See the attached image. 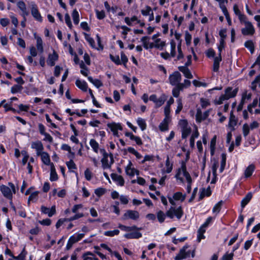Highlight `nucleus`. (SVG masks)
I'll return each mask as SVG.
<instances>
[{"label":"nucleus","instance_id":"obj_1","mask_svg":"<svg viewBox=\"0 0 260 260\" xmlns=\"http://www.w3.org/2000/svg\"><path fill=\"white\" fill-rule=\"evenodd\" d=\"M183 214V208L181 206L177 208L172 206L167 211L166 213L161 210L157 211L156 212V217L158 222L161 223L165 221L166 216L171 219H173L174 216H176L178 219H180Z\"/></svg>","mask_w":260,"mask_h":260},{"label":"nucleus","instance_id":"obj_2","mask_svg":"<svg viewBox=\"0 0 260 260\" xmlns=\"http://www.w3.org/2000/svg\"><path fill=\"white\" fill-rule=\"evenodd\" d=\"M100 152L103 155V158L101 160L103 169L104 170L110 169L111 164H109L108 161L109 153H107L104 148L100 149Z\"/></svg>","mask_w":260,"mask_h":260},{"label":"nucleus","instance_id":"obj_3","mask_svg":"<svg viewBox=\"0 0 260 260\" xmlns=\"http://www.w3.org/2000/svg\"><path fill=\"white\" fill-rule=\"evenodd\" d=\"M140 216L138 211L132 210H127L125 213L123 215L121 219L122 220H127L131 219L134 220H137Z\"/></svg>","mask_w":260,"mask_h":260},{"label":"nucleus","instance_id":"obj_4","mask_svg":"<svg viewBox=\"0 0 260 260\" xmlns=\"http://www.w3.org/2000/svg\"><path fill=\"white\" fill-rule=\"evenodd\" d=\"M230 91V88H226L224 90L225 94L221 95L218 100H215L214 103L215 105H221L223 103V101L224 100H228L231 98L235 97L236 91L233 92L232 95H228V93Z\"/></svg>","mask_w":260,"mask_h":260},{"label":"nucleus","instance_id":"obj_5","mask_svg":"<svg viewBox=\"0 0 260 260\" xmlns=\"http://www.w3.org/2000/svg\"><path fill=\"white\" fill-rule=\"evenodd\" d=\"M246 27L241 29V32L244 36L253 35L255 32L254 26L250 22H245Z\"/></svg>","mask_w":260,"mask_h":260},{"label":"nucleus","instance_id":"obj_6","mask_svg":"<svg viewBox=\"0 0 260 260\" xmlns=\"http://www.w3.org/2000/svg\"><path fill=\"white\" fill-rule=\"evenodd\" d=\"M171 85L174 86L181 80V75L178 71H175L171 74L169 78Z\"/></svg>","mask_w":260,"mask_h":260},{"label":"nucleus","instance_id":"obj_7","mask_svg":"<svg viewBox=\"0 0 260 260\" xmlns=\"http://www.w3.org/2000/svg\"><path fill=\"white\" fill-rule=\"evenodd\" d=\"M0 191L5 198L10 201L12 200V192L10 188L5 185L2 184L0 185Z\"/></svg>","mask_w":260,"mask_h":260},{"label":"nucleus","instance_id":"obj_8","mask_svg":"<svg viewBox=\"0 0 260 260\" xmlns=\"http://www.w3.org/2000/svg\"><path fill=\"white\" fill-rule=\"evenodd\" d=\"M31 13L34 19L38 22L43 21V17L39 12L38 7L36 4L32 5L31 7Z\"/></svg>","mask_w":260,"mask_h":260},{"label":"nucleus","instance_id":"obj_9","mask_svg":"<svg viewBox=\"0 0 260 260\" xmlns=\"http://www.w3.org/2000/svg\"><path fill=\"white\" fill-rule=\"evenodd\" d=\"M238 121V118L234 114L233 111L232 110L230 112L228 123V126L230 128L231 131H234L235 130V126L237 124Z\"/></svg>","mask_w":260,"mask_h":260},{"label":"nucleus","instance_id":"obj_10","mask_svg":"<svg viewBox=\"0 0 260 260\" xmlns=\"http://www.w3.org/2000/svg\"><path fill=\"white\" fill-rule=\"evenodd\" d=\"M189 247V245L186 244L181 249H180L179 253L175 257V260H182L187 257L186 249Z\"/></svg>","mask_w":260,"mask_h":260},{"label":"nucleus","instance_id":"obj_11","mask_svg":"<svg viewBox=\"0 0 260 260\" xmlns=\"http://www.w3.org/2000/svg\"><path fill=\"white\" fill-rule=\"evenodd\" d=\"M58 54L55 50H53L52 53L48 55V59L47 60L48 65L51 67L54 66L55 64V61L58 60Z\"/></svg>","mask_w":260,"mask_h":260},{"label":"nucleus","instance_id":"obj_12","mask_svg":"<svg viewBox=\"0 0 260 260\" xmlns=\"http://www.w3.org/2000/svg\"><path fill=\"white\" fill-rule=\"evenodd\" d=\"M31 148L35 149L37 150V154L38 156H39L40 154L43 152V145L42 142L38 140L36 142H32L31 145Z\"/></svg>","mask_w":260,"mask_h":260},{"label":"nucleus","instance_id":"obj_13","mask_svg":"<svg viewBox=\"0 0 260 260\" xmlns=\"http://www.w3.org/2000/svg\"><path fill=\"white\" fill-rule=\"evenodd\" d=\"M253 197V193L251 191L248 192L241 201V207L243 209L250 202Z\"/></svg>","mask_w":260,"mask_h":260},{"label":"nucleus","instance_id":"obj_14","mask_svg":"<svg viewBox=\"0 0 260 260\" xmlns=\"http://www.w3.org/2000/svg\"><path fill=\"white\" fill-rule=\"evenodd\" d=\"M222 60L221 54H218L217 56L214 58V62L213 64L212 71L214 72H218L219 70L220 62Z\"/></svg>","mask_w":260,"mask_h":260},{"label":"nucleus","instance_id":"obj_15","mask_svg":"<svg viewBox=\"0 0 260 260\" xmlns=\"http://www.w3.org/2000/svg\"><path fill=\"white\" fill-rule=\"evenodd\" d=\"M178 70L183 74L186 78L192 79L193 78V76L188 67L179 66L178 67Z\"/></svg>","mask_w":260,"mask_h":260},{"label":"nucleus","instance_id":"obj_16","mask_svg":"<svg viewBox=\"0 0 260 260\" xmlns=\"http://www.w3.org/2000/svg\"><path fill=\"white\" fill-rule=\"evenodd\" d=\"M124 237L127 239H139L142 237V234L138 231H134L131 233L125 234L124 235Z\"/></svg>","mask_w":260,"mask_h":260},{"label":"nucleus","instance_id":"obj_17","mask_svg":"<svg viewBox=\"0 0 260 260\" xmlns=\"http://www.w3.org/2000/svg\"><path fill=\"white\" fill-rule=\"evenodd\" d=\"M107 126L109 128L112 132L116 131H122L123 128L120 123H116L112 122L111 123H108Z\"/></svg>","mask_w":260,"mask_h":260},{"label":"nucleus","instance_id":"obj_18","mask_svg":"<svg viewBox=\"0 0 260 260\" xmlns=\"http://www.w3.org/2000/svg\"><path fill=\"white\" fill-rule=\"evenodd\" d=\"M111 177L113 181L118 182V185L120 186L124 185V180L122 176L118 175L116 173H112Z\"/></svg>","mask_w":260,"mask_h":260},{"label":"nucleus","instance_id":"obj_19","mask_svg":"<svg viewBox=\"0 0 260 260\" xmlns=\"http://www.w3.org/2000/svg\"><path fill=\"white\" fill-rule=\"evenodd\" d=\"M75 84L78 88L82 90L83 91H87L88 85L85 81H81L79 79H77L75 82Z\"/></svg>","mask_w":260,"mask_h":260},{"label":"nucleus","instance_id":"obj_20","mask_svg":"<svg viewBox=\"0 0 260 260\" xmlns=\"http://www.w3.org/2000/svg\"><path fill=\"white\" fill-rule=\"evenodd\" d=\"M34 37L37 40V48L39 52L41 53H43L44 51L43 45V41L42 38L37 36L36 33L34 34Z\"/></svg>","mask_w":260,"mask_h":260},{"label":"nucleus","instance_id":"obj_21","mask_svg":"<svg viewBox=\"0 0 260 260\" xmlns=\"http://www.w3.org/2000/svg\"><path fill=\"white\" fill-rule=\"evenodd\" d=\"M255 169V166L253 164L249 165L245 169L244 176L246 178L250 177Z\"/></svg>","mask_w":260,"mask_h":260},{"label":"nucleus","instance_id":"obj_22","mask_svg":"<svg viewBox=\"0 0 260 260\" xmlns=\"http://www.w3.org/2000/svg\"><path fill=\"white\" fill-rule=\"evenodd\" d=\"M39 156H41V160L45 165L47 166H51L52 162H50V156L47 152H43L41 154H40Z\"/></svg>","mask_w":260,"mask_h":260},{"label":"nucleus","instance_id":"obj_23","mask_svg":"<svg viewBox=\"0 0 260 260\" xmlns=\"http://www.w3.org/2000/svg\"><path fill=\"white\" fill-rule=\"evenodd\" d=\"M58 179V175L56 172L55 167L53 163L51 164V172L50 176V180L51 181H55Z\"/></svg>","mask_w":260,"mask_h":260},{"label":"nucleus","instance_id":"obj_24","mask_svg":"<svg viewBox=\"0 0 260 260\" xmlns=\"http://www.w3.org/2000/svg\"><path fill=\"white\" fill-rule=\"evenodd\" d=\"M118 227L123 231L130 232L133 230H139L140 228H138L136 225H133L132 226H126L122 224L119 223Z\"/></svg>","mask_w":260,"mask_h":260},{"label":"nucleus","instance_id":"obj_25","mask_svg":"<svg viewBox=\"0 0 260 260\" xmlns=\"http://www.w3.org/2000/svg\"><path fill=\"white\" fill-rule=\"evenodd\" d=\"M217 136L214 135L211 139L210 144V154L213 156L215 153Z\"/></svg>","mask_w":260,"mask_h":260},{"label":"nucleus","instance_id":"obj_26","mask_svg":"<svg viewBox=\"0 0 260 260\" xmlns=\"http://www.w3.org/2000/svg\"><path fill=\"white\" fill-rule=\"evenodd\" d=\"M173 199L175 201H180L183 202L186 198V194H183L180 191L175 192L173 196Z\"/></svg>","mask_w":260,"mask_h":260},{"label":"nucleus","instance_id":"obj_27","mask_svg":"<svg viewBox=\"0 0 260 260\" xmlns=\"http://www.w3.org/2000/svg\"><path fill=\"white\" fill-rule=\"evenodd\" d=\"M88 80L92 83L96 88H99L103 85L102 81L98 79H93L91 76H89L87 78Z\"/></svg>","mask_w":260,"mask_h":260},{"label":"nucleus","instance_id":"obj_28","mask_svg":"<svg viewBox=\"0 0 260 260\" xmlns=\"http://www.w3.org/2000/svg\"><path fill=\"white\" fill-rule=\"evenodd\" d=\"M126 151H127L130 153H132V154H134V155H135L136 158L138 159H140L142 157V155L139 152H138L137 150H136L135 149V148L133 147H129L127 148L126 150L124 149V154H126Z\"/></svg>","mask_w":260,"mask_h":260},{"label":"nucleus","instance_id":"obj_29","mask_svg":"<svg viewBox=\"0 0 260 260\" xmlns=\"http://www.w3.org/2000/svg\"><path fill=\"white\" fill-rule=\"evenodd\" d=\"M244 46L249 50L251 54L254 53L255 50L254 44L252 40L246 41L244 43Z\"/></svg>","mask_w":260,"mask_h":260},{"label":"nucleus","instance_id":"obj_30","mask_svg":"<svg viewBox=\"0 0 260 260\" xmlns=\"http://www.w3.org/2000/svg\"><path fill=\"white\" fill-rule=\"evenodd\" d=\"M89 145L95 153H98L99 150V144L95 139H91L89 141Z\"/></svg>","mask_w":260,"mask_h":260},{"label":"nucleus","instance_id":"obj_31","mask_svg":"<svg viewBox=\"0 0 260 260\" xmlns=\"http://www.w3.org/2000/svg\"><path fill=\"white\" fill-rule=\"evenodd\" d=\"M83 34L84 35L85 40H86V41L88 42L91 47L94 49L96 48L94 39L90 37L89 34L86 32H83Z\"/></svg>","mask_w":260,"mask_h":260},{"label":"nucleus","instance_id":"obj_32","mask_svg":"<svg viewBox=\"0 0 260 260\" xmlns=\"http://www.w3.org/2000/svg\"><path fill=\"white\" fill-rule=\"evenodd\" d=\"M191 133V128L189 126L187 127L181 129V138L185 139Z\"/></svg>","mask_w":260,"mask_h":260},{"label":"nucleus","instance_id":"obj_33","mask_svg":"<svg viewBox=\"0 0 260 260\" xmlns=\"http://www.w3.org/2000/svg\"><path fill=\"white\" fill-rule=\"evenodd\" d=\"M221 160L220 163V167L219 169L220 173H222L224 170L226 165V154L225 153H222L221 155Z\"/></svg>","mask_w":260,"mask_h":260},{"label":"nucleus","instance_id":"obj_34","mask_svg":"<svg viewBox=\"0 0 260 260\" xmlns=\"http://www.w3.org/2000/svg\"><path fill=\"white\" fill-rule=\"evenodd\" d=\"M137 122L139 126L140 127L141 129L143 131L145 130L147 128V124L145 119L139 117L137 120Z\"/></svg>","mask_w":260,"mask_h":260},{"label":"nucleus","instance_id":"obj_35","mask_svg":"<svg viewBox=\"0 0 260 260\" xmlns=\"http://www.w3.org/2000/svg\"><path fill=\"white\" fill-rule=\"evenodd\" d=\"M206 229L201 226L198 230L197 235V239L199 242L201 240V239H204L205 238V236L204 235Z\"/></svg>","mask_w":260,"mask_h":260},{"label":"nucleus","instance_id":"obj_36","mask_svg":"<svg viewBox=\"0 0 260 260\" xmlns=\"http://www.w3.org/2000/svg\"><path fill=\"white\" fill-rule=\"evenodd\" d=\"M73 19L74 23L75 25L78 24L80 19H79V14L76 9H75L72 12V14Z\"/></svg>","mask_w":260,"mask_h":260},{"label":"nucleus","instance_id":"obj_37","mask_svg":"<svg viewBox=\"0 0 260 260\" xmlns=\"http://www.w3.org/2000/svg\"><path fill=\"white\" fill-rule=\"evenodd\" d=\"M166 166L167 169L165 171V172L168 174L170 173L173 170V163L170 164L169 157L168 155H167V159L166 160Z\"/></svg>","mask_w":260,"mask_h":260},{"label":"nucleus","instance_id":"obj_38","mask_svg":"<svg viewBox=\"0 0 260 260\" xmlns=\"http://www.w3.org/2000/svg\"><path fill=\"white\" fill-rule=\"evenodd\" d=\"M27 254V252L26 251L25 248L24 247L21 253L18 256H14V259L17 260H24Z\"/></svg>","mask_w":260,"mask_h":260},{"label":"nucleus","instance_id":"obj_39","mask_svg":"<svg viewBox=\"0 0 260 260\" xmlns=\"http://www.w3.org/2000/svg\"><path fill=\"white\" fill-rule=\"evenodd\" d=\"M246 92H245L244 93H243L242 96V98H241V101H240V102L239 104L238 105V106L237 107V110L238 112H240V111L242 110L243 108V105L245 104V100L246 99Z\"/></svg>","mask_w":260,"mask_h":260},{"label":"nucleus","instance_id":"obj_40","mask_svg":"<svg viewBox=\"0 0 260 260\" xmlns=\"http://www.w3.org/2000/svg\"><path fill=\"white\" fill-rule=\"evenodd\" d=\"M22 89V86L19 85L18 84H15L11 87V92L12 94H15L17 92H20Z\"/></svg>","mask_w":260,"mask_h":260},{"label":"nucleus","instance_id":"obj_41","mask_svg":"<svg viewBox=\"0 0 260 260\" xmlns=\"http://www.w3.org/2000/svg\"><path fill=\"white\" fill-rule=\"evenodd\" d=\"M166 43L165 42L162 41L160 43V44H155L153 43H151L148 47L150 49H152L153 48H155L157 49H159L160 50H162L163 47L165 46Z\"/></svg>","mask_w":260,"mask_h":260},{"label":"nucleus","instance_id":"obj_42","mask_svg":"<svg viewBox=\"0 0 260 260\" xmlns=\"http://www.w3.org/2000/svg\"><path fill=\"white\" fill-rule=\"evenodd\" d=\"M120 57H121V64H122L125 68H126V64L128 61V58L125 53L121 51L120 53Z\"/></svg>","mask_w":260,"mask_h":260},{"label":"nucleus","instance_id":"obj_43","mask_svg":"<svg viewBox=\"0 0 260 260\" xmlns=\"http://www.w3.org/2000/svg\"><path fill=\"white\" fill-rule=\"evenodd\" d=\"M226 31L227 29L226 28H223L220 30L219 32V35L220 36L219 41L225 42V40L226 38Z\"/></svg>","mask_w":260,"mask_h":260},{"label":"nucleus","instance_id":"obj_44","mask_svg":"<svg viewBox=\"0 0 260 260\" xmlns=\"http://www.w3.org/2000/svg\"><path fill=\"white\" fill-rule=\"evenodd\" d=\"M119 230L115 229L113 231H105L104 233V235L106 236L113 237L115 235H118L119 234Z\"/></svg>","mask_w":260,"mask_h":260},{"label":"nucleus","instance_id":"obj_45","mask_svg":"<svg viewBox=\"0 0 260 260\" xmlns=\"http://www.w3.org/2000/svg\"><path fill=\"white\" fill-rule=\"evenodd\" d=\"M223 204V201L222 200L219 201L217 203H216L213 207L212 209V212L213 213H219L221 209V206Z\"/></svg>","mask_w":260,"mask_h":260},{"label":"nucleus","instance_id":"obj_46","mask_svg":"<svg viewBox=\"0 0 260 260\" xmlns=\"http://www.w3.org/2000/svg\"><path fill=\"white\" fill-rule=\"evenodd\" d=\"M109 57L111 61H113L115 64L117 66L121 64L119 55L114 56L110 54L109 55Z\"/></svg>","mask_w":260,"mask_h":260},{"label":"nucleus","instance_id":"obj_47","mask_svg":"<svg viewBox=\"0 0 260 260\" xmlns=\"http://www.w3.org/2000/svg\"><path fill=\"white\" fill-rule=\"evenodd\" d=\"M106 192V189L104 187H99L94 190V193L98 197H101Z\"/></svg>","mask_w":260,"mask_h":260},{"label":"nucleus","instance_id":"obj_48","mask_svg":"<svg viewBox=\"0 0 260 260\" xmlns=\"http://www.w3.org/2000/svg\"><path fill=\"white\" fill-rule=\"evenodd\" d=\"M196 120L197 122L198 123L201 122L202 121L204 120L203 119L202 111L200 108H198L197 110Z\"/></svg>","mask_w":260,"mask_h":260},{"label":"nucleus","instance_id":"obj_49","mask_svg":"<svg viewBox=\"0 0 260 260\" xmlns=\"http://www.w3.org/2000/svg\"><path fill=\"white\" fill-rule=\"evenodd\" d=\"M181 43H182V40H180V42L178 43L177 45V50L178 54L177 55V59L180 60L182 59L184 57V55L183 53V52L181 49Z\"/></svg>","mask_w":260,"mask_h":260},{"label":"nucleus","instance_id":"obj_50","mask_svg":"<svg viewBox=\"0 0 260 260\" xmlns=\"http://www.w3.org/2000/svg\"><path fill=\"white\" fill-rule=\"evenodd\" d=\"M171 45V52L170 55L172 57H174L176 54V43L173 40H172L170 42Z\"/></svg>","mask_w":260,"mask_h":260},{"label":"nucleus","instance_id":"obj_51","mask_svg":"<svg viewBox=\"0 0 260 260\" xmlns=\"http://www.w3.org/2000/svg\"><path fill=\"white\" fill-rule=\"evenodd\" d=\"M76 243L74 240V235L71 236L68 241V243L66 245V249L67 250H69L73 246V245Z\"/></svg>","mask_w":260,"mask_h":260},{"label":"nucleus","instance_id":"obj_52","mask_svg":"<svg viewBox=\"0 0 260 260\" xmlns=\"http://www.w3.org/2000/svg\"><path fill=\"white\" fill-rule=\"evenodd\" d=\"M95 12L96 18L99 20H102L106 17L104 10L99 11L98 10L96 9Z\"/></svg>","mask_w":260,"mask_h":260},{"label":"nucleus","instance_id":"obj_53","mask_svg":"<svg viewBox=\"0 0 260 260\" xmlns=\"http://www.w3.org/2000/svg\"><path fill=\"white\" fill-rule=\"evenodd\" d=\"M39 191H35L30 193L29 196V200H31L32 202H36L38 199Z\"/></svg>","mask_w":260,"mask_h":260},{"label":"nucleus","instance_id":"obj_54","mask_svg":"<svg viewBox=\"0 0 260 260\" xmlns=\"http://www.w3.org/2000/svg\"><path fill=\"white\" fill-rule=\"evenodd\" d=\"M66 164L69 170H76L77 169L75 163L72 159H71L69 161H67Z\"/></svg>","mask_w":260,"mask_h":260},{"label":"nucleus","instance_id":"obj_55","mask_svg":"<svg viewBox=\"0 0 260 260\" xmlns=\"http://www.w3.org/2000/svg\"><path fill=\"white\" fill-rule=\"evenodd\" d=\"M178 124L181 127V129H183L189 126L188 122L187 119H180L179 121Z\"/></svg>","mask_w":260,"mask_h":260},{"label":"nucleus","instance_id":"obj_56","mask_svg":"<svg viewBox=\"0 0 260 260\" xmlns=\"http://www.w3.org/2000/svg\"><path fill=\"white\" fill-rule=\"evenodd\" d=\"M84 216V214L82 213H76L74 216L70 217L68 218V221H72L77 219H78L80 218H81Z\"/></svg>","mask_w":260,"mask_h":260},{"label":"nucleus","instance_id":"obj_57","mask_svg":"<svg viewBox=\"0 0 260 260\" xmlns=\"http://www.w3.org/2000/svg\"><path fill=\"white\" fill-rule=\"evenodd\" d=\"M205 54L206 56L208 58L215 57V52L214 49L212 48L208 49L205 52Z\"/></svg>","mask_w":260,"mask_h":260},{"label":"nucleus","instance_id":"obj_58","mask_svg":"<svg viewBox=\"0 0 260 260\" xmlns=\"http://www.w3.org/2000/svg\"><path fill=\"white\" fill-rule=\"evenodd\" d=\"M183 108V104L182 100L179 99L177 100V107L175 110L176 114H178Z\"/></svg>","mask_w":260,"mask_h":260},{"label":"nucleus","instance_id":"obj_59","mask_svg":"<svg viewBox=\"0 0 260 260\" xmlns=\"http://www.w3.org/2000/svg\"><path fill=\"white\" fill-rule=\"evenodd\" d=\"M166 101V99L164 97H160L159 99H157L156 102L154 103L155 104V108H158L161 106L165 103Z\"/></svg>","mask_w":260,"mask_h":260},{"label":"nucleus","instance_id":"obj_60","mask_svg":"<svg viewBox=\"0 0 260 260\" xmlns=\"http://www.w3.org/2000/svg\"><path fill=\"white\" fill-rule=\"evenodd\" d=\"M234 256V253L233 252L230 253L226 252L222 256L221 260H233Z\"/></svg>","mask_w":260,"mask_h":260},{"label":"nucleus","instance_id":"obj_61","mask_svg":"<svg viewBox=\"0 0 260 260\" xmlns=\"http://www.w3.org/2000/svg\"><path fill=\"white\" fill-rule=\"evenodd\" d=\"M213 220V218L212 216H209L206 219L204 223L202 224L201 226L206 229L212 222Z\"/></svg>","mask_w":260,"mask_h":260},{"label":"nucleus","instance_id":"obj_62","mask_svg":"<svg viewBox=\"0 0 260 260\" xmlns=\"http://www.w3.org/2000/svg\"><path fill=\"white\" fill-rule=\"evenodd\" d=\"M145 8V10L142 9L141 11V14L144 16H148L152 11V9L149 6H146Z\"/></svg>","mask_w":260,"mask_h":260},{"label":"nucleus","instance_id":"obj_63","mask_svg":"<svg viewBox=\"0 0 260 260\" xmlns=\"http://www.w3.org/2000/svg\"><path fill=\"white\" fill-rule=\"evenodd\" d=\"M243 134L246 137L249 134L250 127L247 123H244L243 125Z\"/></svg>","mask_w":260,"mask_h":260},{"label":"nucleus","instance_id":"obj_64","mask_svg":"<svg viewBox=\"0 0 260 260\" xmlns=\"http://www.w3.org/2000/svg\"><path fill=\"white\" fill-rule=\"evenodd\" d=\"M200 102L202 108H206L207 106L210 105V103L208 100L203 98L200 99Z\"/></svg>","mask_w":260,"mask_h":260}]
</instances>
